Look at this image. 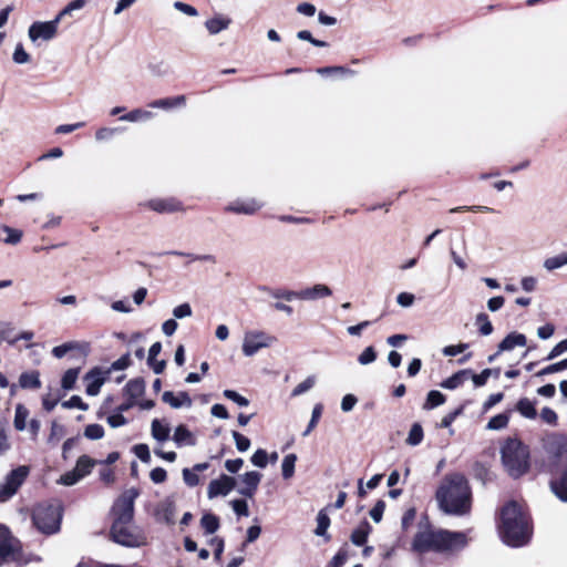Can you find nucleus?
Returning <instances> with one entry per match:
<instances>
[{"label":"nucleus","instance_id":"28","mask_svg":"<svg viewBox=\"0 0 567 567\" xmlns=\"http://www.w3.org/2000/svg\"><path fill=\"white\" fill-rule=\"evenodd\" d=\"M154 113L143 109H134L120 117L121 121L136 123L145 122L154 117Z\"/></svg>","mask_w":567,"mask_h":567},{"label":"nucleus","instance_id":"44","mask_svg":"<svg viewBox=\"0 0 567 567\" xmlns=\"http://www.w3.org/2000/svg\"><path fill=\"white\" fill-rule=\"evenodd\" d=\"M508 421H509V417L507 414L505 413H501V414H497L495 416H493L486 427L488 430H502V429H505L508 424Z\"/></svg>","mask_w":567,"mask_h":567},{"label":"nucleus","instance_id":"3","mask_svg":"<svg viewBox=\"0 0 567 567\" xmlns=\"http://www.w3.org/2000/svg\"><path fill=\"white\" fill-rule=\"evenodd\" d=\"M501 522L499 534L505 544L519 547L529 540V518L516 502H509L503 507Z\"/></svg>","mask_w":567,"mask_h":567},{"label":"nucleus","instance_id":"46","mask_svg":"<svg viewBox=\"0 0 567 567\" xmlns=\"http://www.w3.org/2000/svg\"><path fill=\"white\" fill-rule=\"evenodd\" d=\"M13 327L9 322L0 321V343L7 341L10 344H16L17 339L12 337Z\"/></svg>","mask_w":567,"mask_h":567},{"label":"nucleus","instance_id":"31","mask_svg":"<svg viewBox=\"0 0 567 567\" xmlns=\"http://www.w3.org/2000/svg\"><path fill=\"white\" fill-rule=\"evenodd\" d=\"M19 384L22 389H38L41 386L38 372H24L19 378Z\"/></svg>","mask_w":567,"mask_h":567},{"label":"nucleus","instance_id":"30","mask_svg":"<svg viewBox=\"0 0 567 567\" xmlns=\"http://www.w3.org/2000/svg\"><path fill=\"white\" fill-rule=\"evenodd\" d=\"M371 532V526L368 522H363L358 528H355L351 534V542L355 546H362L367 539L368 535Z\"/></svg>","mask_w":567,"mask_h":567},{"label":"nucleus","instance_id":"38","mask_svg":"<svg viewBox=\"0 0 567 567\" xmlns=\"http://www.w3.org/2000/svg\"><path fill=\"white\" fill-rule=\"evenodd\" d=\"M565 265H567V251L557 256L549 257L544 261V267L548 271H553Z\"/></svg>","mask_w":567,"mask_h":567},{"label":"nucleus","instance_id":"63","mask_svg":"<svg viewBox=\"0 0 567 567\" xmlns=\"http://www.w3.org/2000/svg\"><path fill=\"white\" fill-rule=\"evenodd\" d=\"M133 451L136 457H138L143 463L151 462V453L146 444H136L133 447Z\"/></svg>","mask_w":567,"mask_h":567},{"label":"nucleus","instance_id":"37","mask_svg":"<svg viewBox=\"0 0 567 567\" xmlns=\"http://www.w3.org/2000/svg\"><path fill=\"white\" fill-rule=\"evenodd\" d=\"M29 416V411L27 410L25 406H23L22 404H18L16 406V414H14V427L18 430V431H23L25 429V422H27V419Z\"/></svg>","mask_w":567,"mask_h":567},{"label":"nucleus","instance_id":"48","mask_svg":"<svg viewBox=\"0 0 567 567\" xmlns=\"http://www.w3.org/2000/svg\"><path fill=\"white\" fill-rule=\"evenodd\" d=\"M84 436L89 440H100L104 436V429L100 424H89L84 430Z\"/></svg>","mask_w":567,"mask_h":567},{"label":"nucleus","instance_id":"2","mask_svg":"<svg viewBox=\"0 0 567 567\" xmlns=\"http://www.w3.org/2000/svg\"><path fill=\"white\" fill-rule=\"evenodd\" d=\"M468 544L467 534L447 529L420 528L415 534L412 547L415 551H436L455 554L464 549Z\"/></svg>","mask_w":567,"mask_h":567},{"label":"nucleus","instance_id":"56","mask_svg":"<svg viewBox=\"0 0 567 567\" xmlns=\"http://www.w3.org/2000/svg\"><path fill=\"white\" fill-rule=\"evenodd\" d=\"M192 315H193V310L188 302L181 303L173 309V316L176 319L188 318Z\"/></svg>","mask_w":567,"mask_h":567},{"label":"nucleus","instance_id":"5","mask_svg":"<svg viewBox=\"0 0 567 567\" xmlns=\"http://www.w3.org/2000/svg\"><path fill=\"white\" fill-rule=\"evenodd\" d=\"M502 462L514 478L526 474L529 470V449L517 439H507L501 449Z\"/></svg>","mask_w":567,"mask_h":567},{"label":"nucleus","instance_id":"4","mask_svg":"<svg viewBox=\"0 0 567 567\" xmlns=\"http://www.w3.org/2000/svg\"><path fill=\"white\" fill-rule=\"evenodd\" d=\"M546 446L551 454L546 465L551 474L550 488L560 501L567 502V470L565 464H560L567 453V437L563 434H553L548 436Z\"/></svg>","mask_w":567,"mask_h":567},{"label":"nucleus","instance_id":"64","mask_svg":"<svg viewBox=\"0 0 567 567\" xmlns=\"http://www.w3.org/2000/svg\"><path fill=\"white\" fill-rule=\"evenodd\" d=\"M385 509V503L382 499H379L375 505L370 509V517L375 522L380 523Z\"/></svg>","mask_w":567,"mask_h":567},{"label":"nucleus","instance_id":"33","mask_svg":"<svg viewBox=\"0 0 567 567\" xmlns=\"http://www.w3.org/2000/svg\"><path fill=\"white\" fill-rule=\"evenodd\" d=\"M167 255L177 256V257H187L189 261H205L215 264L216 258L213 255L206 254V255H194L190 252L179 251V250H171L166 252Z\"/></svg>","mask_w":567,"mask_h":567},{"label":"nucleus","instance_id":"49","mask_svg":"<svg viewBox=\"0 0 567 567\" xmlns=\"http://www.w3.org/2000/svg\"><path fill=\"white\" fill-rule=\"evenodd\" d=\"M321 413H322V405L318 403L312 409L310 422H309L306 431L302 433L303 436L309 435L310 432L317 426V423H318L319 419L321 417Z\"/></svg>","mask_w":567,"mask_h":567},{"label":"nucleus","instance_id":"9","mask_svg":"<svg viewBox=\"0 0 567 567\" xmlns=\"http://www.w3.org/2000/svg\"><path fill=\"white\" fill-rule=\"evenodd\" d=\"M138 489L135 487L128 488L121 494L115 501L112 513L113 523L132 522L134 517V503L138 496Z\"/></svg>","mask_w":567,"mask_h":567},{"label":"nucleus","instance_id":"19","mask_svg":"<svg viewBox=\"0 0 567 567\" xmlns=\"http://www.w3.org/2000/svg\"><path fill=\"white\" fill-rule=\"evenodd\" d=\"M162 400L173 409H179L183 406L190 408L193 401L187 392L174 393L172 391H165L162 395Z\"/></svg>","mask_w":567,"mask_h":567},{"label":"nucleus","instance_id":"55","mask_svg":"<svg viewBox=\"0 0 567 567\" xmlns=\"http://www.w3.org/2000/svg\"><path fill=\"white\" fill-rule=\"evenodd\" d=\"M3 231L7 233V235H8L4 239L6 244L16 245V244L20 243V240L22 238L21 230L11 228L9 226H3Z\"/></svg>","mask_w":567,"mask_h":567},{"label":"nucleus","instance_id":"54","mask_svg":"<svg viewBox=\"0 0 567 567\" xmlns=\"http://www.w3.org/2000/svg\"><path fill=\"white\" fill-rule=\"evenodd\" d=\"M493 374L492 369H484L481 373L474 374L471 372L470 378L472 379L475 386L480 388L486 384L488 378Z\"/></svg>","mask_w":567,"mask_h":567},{"label":"nucleus","instance_id":"36","mask_svg":"<svg viewBox=\"0 0 567 567\" xmlns=\"http://www.w3.org/2000/svg\"><path fill=\"white\" fill-rule=\"evenodd\" d=\"M317 383L316 375H309L302 382H300L292 391L291 396L297 398L306 392L310 391Z\"/></svg>","mask_w":567,"mask_h":567},{"label":"nucleus","instance_id":"51","mask_svg":"<svg viewBox=\"0 0 567 567\" xmlns=\"http://www.w3.org/2000/svg\"><path fill=\"white\" fill-rule=\"evenodd\" d=\"M377 359V352L372 346L367 347L358 357V362L361 365H368L374 362Z\"/></svg>","mask_w":567,"mask_h":567},{"label":"nucleus","instance_id":"12","mask_svg":"<svg viewBox=\"0 0 567 567\" xmlns=\"http://www.w3.org/2000/svg\"><path fill=\"white\" fill-rule=\"evenodd\" d=\"M59 24L60 22L56 18L51 21H35L29 27L28 37L32 43H37L40 40L51 41L58 34Z\"/></svg>","mask_w":567,"mask_h":567},{"label":"nucleus","instance_id":"23","mask_svg":"<svg viewBox=\"0 0 567 567\" xmlns=\"http://www.w3.org/2000/svg\"><path fill=\"white\" fill-rule=\"evenodd\" d=\"M527 339L525 334L518 332H512L507 334L502 342L498 344V353L503 351H511L515 347L526 346Z\"/></svg>","mask_w":567,"mask_h":567},{"label":"nucleus","instance_id":"14","mask_svg":"<svg viewBox=\"0 0 567 567\" xmlns=\"http://www.w3.org/2000/svg\"><path fill=\"white\" fill-rule=\"evenodd\" d=\"M236 486V480L223 474L216 480L210 481L207 488V496L213 499L218 496L228 495Z\"/></svg>","mask_w":567,"mask_h":567},{"label":"nucleus","instance_id":"13","mask_svg":"<svg viewBox=\"0 0 567 567\" xmlns=\"http://www.w3.org/2000/svg\"><path fill=\"white\" fill-rule=\"evenodd\" d=\"M175 499L173 496H166L153 506L152 515L157 523L172 525L175 522Z\"/></svg>","mask_w":567,"mask_h":567},{"label":"nucleus","instance_id":"41","mask_svg":"<svg viewBox=\"0 0 567 567\" xmlns=\"http://www.w3.org/2000/svg\"><path fill=\"white\" fill-rule=\"evenodd\" d=\"M423 440V429L419 423H414L406 437V443L411 446L419 445Z\"/></svg>","mask_w":567,"mask_h":567},{"label":"nucleus","instance_id":"21","mask_svg":"<svg viewBox=\"0 0 567 567\" xmlns=\"http://www.w3.org/2000/svg\"><path fill=\"white\" fill-rule=\"evenodd\" d=\"M231 19L224 14H216L213 18L206 20L205 28L212 35L218 34L219 32L229 28Z\"/></svg>","mask_w":567,"mask_h":567},{"label":"nucleus","instance_id":"25","mask_svg":"<svg viewBox=\"0 0 567 567\" xmlns=\"http://www.w3.org/2000/svg\"><path fill=\"white\" fill-rule=\"evenodd\" d=\"M186 103V99L184 95H178L175 97H166V99H159L151 102L148 104L150 107L153 109H162V110H171L174 107H181L184 106Z\"/></svg>","mask_w":567,"mask_h":567},{"label":"nucleus","instance_id":"7","mask_svg":"<svg viewBox=\"0 0 567 567\" xmlns=\"http://www.w3.org/2000/svg\"><path fill=\"white\" fill-rule=\"evenodd\" d=\"M111 535L115 543L125 547H141L147 539L144 530L132 522L113 523Z\"/></svg>","mask_w":567,"mask_h":567},{"label":"nucleus","instance_id":"10","mask_svg":"<svg viewBox=\"0 0 567 567\" xmlns=\"http://www.w3.org/2000/svg\"><path fill=\"white\" fill-rule=\"evenodd\" d=\"M277 338L261 330L246 331L241 350L245 357H252L259 350L271 347Z\"/></svg>","mask_w":567,"mask_h":567},{"label":"nucleus","instance_id":"61","mask_svg":"<svg viewBox=\"0 0 567 567\" xmlns=\"http://www.w3.org/2000/svg\"><path fill=\"white\" fill-rule=\"evenodd\" d=\"M61 405L64 409H74V408H76V409H80V410H83V411L87 410V404H85L82 401V399L80 396H78V395H73L69 400L63 401L61 403Z\"/></svg>","mask_w":567,"mask_h":567},{"label":"nucleus","instance_id":"62","mask_svg":"<svg viewBox=\"0 0 567 567\" xmlns=\"http://www.w3.org/2000/svg\"><path fill=\"white\" fill-rule=\"evenodd\" d=\"M223 394L226 399L235 402L239 406H247L249 404V401L245 396L234 390H225Z\"/></svg>","mask_w":567,"mask_h":567},{"label":"nucleus","instance_id":"60","mask_svg":"<svg viewBox=\"0 0 567 567\" xmlns=\"http://www.w3.org/2000/svg\"><path fill=\"white\" fill-rule=\"evenodd\" d=\"M64 435V427L56 422H53L51 425V431L49 435V443L56 444Z\"/></svg>","mask_w":567,"mask_h":567},{"label":"nucleus","instance_id":"18","mask_svg":"<svg viewBox=\"0 0 567 567\" xmlns=\"http://www.w3.org/2000/svg\"><path fill=\"white\" fill-rule=\"evenodd\" d=\"M85 392L87 395L94 396L96 395L101 386L103 385L105 378L103 372L100 369H93L89 373H86L85 378Z\"/></svg>","mask_w":567,"mask_h":567},{"label":"nucleus","instance_id":"42","mask_svg":"<svg viewBox=\"0 0 567 567\" xmlns=\"http://www.w3.org/2000/svg\"><path fill=\"white\" fill-rule=\"evenodd\" d=\"M86 4V0H73L68 6H65L56 16L59 22L66 17L70 16L75 10H81Z\"/></svg>","mask_w":567,"mask_h":567},{"label":"nucleus","instance_id":"43","mask_svg":"<svg viewBox=\"0 0 567 567\" xmlns=\"http://www.w3.org/2000/svg\"><path fill=\"white\" fill-rule=\"evenodd\" d=\"M78 377H79V369H69L64 372L63 377H62V380H61V385L64 390H71L73 389L76 380H78Z\"/></svg>","mask_w":567,"mask_h":567},{"label":"nucleus","instance_id":"20","mask_svg":"<svg viewBox=\"0 0 567 567\" xmlns=\"http://www.w3.org/2000/svg\"><path fill=\"white\" fill-rule=\"evenodd\" d=\"M331 295V289L323 284H317L313 287L306 288L299 291L301 300H317L320 298L330 297Z\"/></svg>","mask_w":567,"mask_h":567},{"label":"nucleus","instance_id":"24","mask_svg":"<svg viewBox=\"0 0 567 567\" xmlns=\"http://www.w3.org/2000/svg\"><path fill=\"white\" fill-rule=\"evenodd\" d=\"M151 433L158 443H164L169 439L171 427L167 423L155 419L152 421Z\"/></svg>","mask_w":567,"mask_h":567},{"label":"nucleus","instance_id":"39","mask_svg":"<svg viewBox=\"0 0 567 567\" xmlns=\"http://www.w3.org/2000/svg\"><path fill=\"white\" fill-rule=\"evenodd\" d=\"M330 526V518L328 514L322 509L317 515V528L315 530L318 536H326L327 530Z\"/></svg>","mask_w":567,"mask_h":567},{"label":"nucleus","instance_id":"52","mask_svg":"<svg viewBox=\"0 0 567 567\" xmlns=\"http://www.w3.org/2000/svg\"><path fill=\"white\" fill-rule=\"evenodd\" d=\"M251 463L260 468H265L268 463V454L265 450L258 449L250 458Z\"/></svg>","mask_w":567,"mask_h":567},{"label":"nucleus","instance_id":"6","mask_svg":"<svg viewBox=\"0 0 567 567\" xmlns=\"http://www.w3.org/2000/svg\"><path fill=\"white\" fill-rule=\"evenodd\" d=\"M62 508L59 503L41 504L33 512V524L43 534H55L60 529Z\"/></svg>","mask_w":567,"mask_h":567},{"label":"nucleus","instance_id":"58","mask_svg":"<svg viewBox=\"0 0 567 567\" xmlns=\"http://www.w3.org/2000/svg\"><path fill=\"white\" fill-rule=\"evenodd\" d=\"M233 437L239 452H246L250 447V440L237 431H233Z\"/></svg>","mask_w":567,"mask_h":567},{"label":"nucleus","instance_id":"15","mask_svg":"<svg viewBox=\"0 0 567 567\" xmlns=\"http://www.w3.org/2000/svg\"><path fill=\"white\" fill-rule=\"evenodd\" d=\"M262 206L264 204L256 198H238L229 203L225 209L235 214L252 215Z\"/></svg>","mask_w":567,"mask_h":567},{"label":"nucleus","instance_id":"16","mask_svg":"<svg viewBox=\"0 0 567 567\" xmlns=\"http://www.w3.org/2000/svg\"><path fill=\"white\" fill-rule=\"evenodd\" d=\"M262 475L257 471H250L239 476L241 486L238 488V493L245 497L251 498L261 481Z\"/></svg>","mask_w":567,"mask_h":567},{"label":"nucleus","instance_id":"34","mask_svg":"<svg viewBox=\"0 0 567 567\" xmlns=\"http://www.w3.org/2000/svg\"><path fill=\"white\" fill-rule=\"evenodd\" d=\"M200 525L206 534H214L219 528V518L210 513L204 514Z\"/></svg>","mask_w":567,"mask_h":567},{"label":"nucleus","instance_id":"53","mask_svg":"<svg viewBox=\"0 0 567 567\" xmlns=\"http://www.w3.org/2000/svg\"><path fill=\"white\" fill-rule=\"evenodd\" d=\"M78 349V343L76 342H66V343H63L61 346H56L52 349V354L58 358V359H61L63 358L68 352L72 351V350H75Z\"/></svg>","mask_w":567,"mask_h":567},{"label":"nucleus","instance_id":"57","mask_svg":"<svg viewBox=\"0 0 567 567\" xmlns=\"http://www.w3.org/2000/svg\"><path fill=\"white\" fill-rule=\"evenodd\" d=\"M567 369V359H564L559 362L553 363L550 365H547L543 370H540L537 375H547L551 373H556L558 371H563Z\"/></svg>","mask_w":567,"mask_h":567},{"label":"nucleus","instance_id":"26","mask_svg":"<svg viewBox=\"0 0 567 567\" xmlns=\"http://www.w3.org/2000/svg\"><path fill=\"white\" fill-rule=\"evenodd\" d=\"M145 391V383L142 379H134L126 383L124 388L125 395L128 400L136 402V399L140 398Z\"/></svg>","mask_w":567,"mask_h":567},{"label":"nucleus","instance_id":"11","mask_svg":"<svg viewBox=\"0 0 567 567\" xmlns=\"http://www.w3.org/2000/svg\"><path fill=\"white\" fill-rule=\"evenodd\" d=\"M28 474L29 468L27 466H19L7 475L4 482L0 484V503L8 501L16 494Z\"/></svg>","mask_w":567,"mask_h":567},{"label":"nucleus","instance_id":"1","mask_svg":"<svg viewBox=\"0 0 567 567\" xmlns=\"http://www.w3.org/2000/svg\"><path fill=\"white\" fill-rule=\"evenodd\" d=\"M471 488L463 474L446 475L437 491L436 501L440 508L451 515H464L471 509Z\"/></svg>","mask_w":567,"mask_h":567},{"label":"nucleus","instance_id":"35","mask_svg":"<svg viewBox=\"0 0 567 567\" xmlns=\"http://www.w3.org/2000/svg\"><path fill=\"white\" fill-rule=\"evenodd\" d=\"M296 461H297V455L293 453L288 454L284 457L282 463H281V472H282L284 478L289 480L293 476Z\"/></svg>","mask_w":567,"mask_h":567},{"label":"nucleus","instance_id":"59","mask_svg":"<svg viewBox=\"0 0 567 567\" xmlns=\"http://www.w3.org/2000/svg\"><path fill=\"white\" fill-rule=\"evenodd\" d=\"M183 480H184V483L189 486V487H194V486H197L199 484V476L197 475V473L192 468H184L183 472Z\"/></svg>","mask_w":567,"mask_h":567},{"label":"nucleus","instance_id":"47","mask_svg":"<svg viewBox=\"0 0 567 567\" xmlns=\"http://www.w3.org/2000/svg\"><path fill=\"white\" fill-rule=\"evenodd\" d=\"M81 480V475L78 473L75 468H73L61 475V477L58 480V483L65 486H72L75 485Z\"/></svg>","mask_w":567,"mask_h":567},{"label":"nucleus","instance_id":"40","mask_svg":"<svg viewBox=\"0 0 567 567\" xmlns=\"http://www.w3.org/2000/svg\"><path fill=\"white\" fill-rule=\"evenodd\" d=\"M445 402V396L436 390H432L427 393L426 402L424 404V409L431 410L434 409Z\"/></svg>","mask_w":567,"mask_h":567},{"label":"nucleus","instance_id":"32","mask_svg":"<svg viewBox=\"0 0 567 567\" xmlns=\"http://www.w3.org/2000/svg\"><path fill=\"white\" fill-rule=\"evenodd\" d=\"M95 463L96 462L93 458H91L90 456L82 455V456H80L78 458L74 468L78 471V473L83 478V477H85L86 475H89L91 473V471L94 467Z\"/></svg>","mask_w":567,"mask_h":567},{"label":"nucleus","instance_id":"27","mask_svg":"<svg viewBox=\"0 0 567 567\" xmlns=\"http://www.w3.org/2000/svg\"><path fill=\"white\" fill-rule=\"evenodd\" d=\"M471 375V370H461L441 383V386L449 390H454L462 385Z\"/></svg>","mask_w":567,"mask_h":567},{"label":"nucleus","instance_id":"8","mask_svg":"<svg viewBox=\"0 0 567 567\" xmlns=\"http://www.w3.org/2000/svg\"><path fill=\"white\" fill-rule=\"evenodd\" d=\"M9 563H24L21 554V545L6 526L0 525V567Z\"/></svg>","mask_w":567,"mask_h":567},{"label":"nucleus","instance_id":"50","mask_svg":"<svg viewBox=\"0 0 567 567\" xmlns=\"http://www.w3.org/2000/svg\"><path fill=\"white\" fill-rule=\"evenodd\" d=\"M12 60L17 64H25L30 62V54L24 50L22 43L16 45Z\"/></svg>","mask_w":567,"mask_h":567},{"label":"nucleus","instance_id":"45","mask_svg":"<svg viewBox=\"0 0 567 567\" xmlns=\"http://www.w3.org/2000/svg\"><path fill=\"white\" fill-rule=\"evenodd\" d=\"M476 323L482 336H489L493 332V326L486 313H478L476 316Z\"/></svg>","mask_w":567,"mask_h":567},{"label":"nucleus","instance_id":"29","mask_svg":"<svg viewBox=\"0 0 567 567\" xmlns=\"http://www.w3.org/2000/svg\"><path fill=\"white\" fill-rule=\"evenodd\" d=\"M516 410L522 416L529 420H534L537 416L535 403L527 398H523L517 402Z\"/></svg>","mask_w":567,"mask_h":567},{"label":"nucleus","instance_id":"22","mask_svg":"<svg viewBox=\"0 0 567 567\" xmlns=\"http://www.w3.org/2000/svg\"><path fill=\"white\" fill-rule=\"evenodd\" d=\"M173 441L178 447L194 446L196 444L195 435L183 424L175 429Z\"/></svg>","mask_w":567,"mask_h":567},{"label":"nucleus","instance_id":"17","mask_svg":"<svg viewBox=\"0 0 567 567\" xmlns=\"http://www.w3.org/2000/svg\"><path fill=\"white\" fill-rule=\"evenodd\" d=\"M146 206L156 213H174L181 209L182 205L174 198H154L147 202Z\"/></svg>","mask_w":567,"mask_h":567}]
</instances>
